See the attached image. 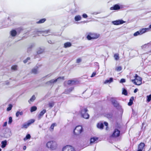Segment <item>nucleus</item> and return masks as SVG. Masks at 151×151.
I'll use <instances>...</instances> for the list:
<instances>
[{"mask_svg":"<svg viewBox=\"0 0 151 151\" xmlns=\"http://www.w3.org/2000/svg\"><path fill=\"white\" fill-rule=\"evenodd\" d=\"M149 29H151V24L149 26Z\"/></svg>","mask_w":151,"mask_h":151,"instance_id":"nucleus-62","label":"nucleus"},{"mask_svg":"<svg viewBox=\"0 0 151 151\" xmlns=\"http://www.w3.org/2000/svg\"><path fill=\"white\" fill-rule=\"evenodd\" d=\"M1 147L2 148H4L5 147L7 144V141L6 140L2 141L1 142Z\"/></svg>","mask_w":151,"mask_h":151,"instance_id":"nucleus-17","label":"nucleus"},{"mask_svg":"<svg viewBox=\"0 0 151 151\" xmlns=\"http://www.w3.org/2000/svg\"><path fill=\"white\" fill-rule=\"evenodd\" d=\"M26 148L27 147L26 146H24L23 147V149L25 150L26 149Z\"/></svg>","mask_w":151,"mask_h":151,"instance_id":"nucleus-57","label":"nucleus"},{"mask_svg":"<svg viewBox=\"0 0 151 151\" xmlns=\"http://www.w3.org/2000/svg\"><path fill=\"white\" fill-rule=\"evenodd\" d=\"M7 122H4V124H3V127L6 126V125H7Z\"/></svg>","mask_w":151,"mask_h":151,"instance_id":"nucleus-52","label":"nucleus"},{"mask_svg":"<svg viewBox=\"0 0 151 151\" xmlns=\"http://www.w3.org/2000/svg\"><path fill=\"white\" fill-rule=\"evenodd\" d=\"M142 150H143L138 149V150L137 151H142Z\"/></svg>","mask_w":151,"mask_h":151,"instance_id":"nucleus-61","label":"nucleus"},{"mask_svg":"<svg viewBox=\"0 0 151 151\" xmlns=\"http://www.w3.org/2000/svg\"><path fill=\"white\" fill-rule=\"evenodd\" d=\"M35 33H37V32H39V31H36V30H35Z\"/></svg>","mask_w":151,"mask_h":151,"instance_id":"nucleus-59","label":"nucleus"},{"mask_svg":"<svg viewBox=\"0 0 151 151\" xmlns=\"http://www.w3.org/2000/svg\"><path fill=\"white\" fill-rule=\"evenodd\" d=\"M140 35V33L139 31L134 33V35L135 36H136Z\"/></svg>","mask_w":151,"mask_h":151,"instance_id":"nucleus-41","label":"nucleus"},{"mask_svg":"<svg viewBox=\"0 0 151 151\" xmlns=\"http://www.w3.org/2000/svg\"><path fill=\"white\" fill-rule=\"evenodd\" d=\"M120 9V7L117 4H116L114 5L113 6L110 7V10H117L119 9Z\"/></svg>","mask_w":151,"mask_h":151,"instance_id":"nucleus-12","label":"nucleus"},{"mask_svg":"<svg viewBox=\"0 0 151 151\" xmlns=\"http://www.w3.org/2000/svg\"><path fill=\"white\" fill-rule=\"evenodd\" d=\"M43 50L41 49H40L37 51V53L38 54H40L42 53L43 52Z\"/></svg>","mask_w":151,"mask_h":151,"instance_id":"nucleus-44","label":"nucleus"},{"mask_svg":"<svg viewBox=\"0 0 151 151\" xmlns=\"http://www.w3.org/2000/svg\"><path fill=\"white\" fill-rule=\"evenodd\" d=\"M125 82V80L124 79L122 78L120 80V83H124Z\"/></svg>","mask_w":151,"mask_h":151,"instance_id":"nucleus-49","label":"nucleus"},{"mask_svg":"<svg viewBox=\"0 0 151 151\" xmlns=\"http://www.w3.org/2000/svg\"><path fill=\"white\" fill-rule=\"evenodd\" d=\"M32 47V46H31V47H29L28 48V50H27V51H29L31 49V47Z\"/></svg>","mask_w":151,"mask_h":151,"instance_id":"nucleus-58","label":"nucleus"},{"mask_svg":"<svg viewBox=\"0 0 151 151\" xmlns=\"http://www.w3.org/2000/svg\"><path fill=\"white\" fill-rule=\"evenodd\" d=\"M82 16V17L84 18H87L88 17L87 15L86 14H83Z\"/></svg>","mask_w":151,"mask_h":151,"instance_id":"nucleus-47","label":"nucleus"},{"mask_svg":"<svg viewBox=\"0 0 151 151\" xmlns=\"http://www.w3.org/2000/svg\"><path fill=\"white\" fill-rule=\"evenodd\" d=\"M120 133V131L118 129H115L112 136L113 137H118L119 136Z\"/></svg>","mask_w":151,"mask_h":151,"instance_id":"nucleus-11","label":"nucleus"},{"mask_svg":"<svg viewBox=\"0 0 151 151\" xmlns=\"http://www.w3.org/2000/svg\"><path fill=\"white\" fill-rule=\"evenodd\" d=\"M114 58L116 60H118L119 59V54L117 53L114 54Z\"/></svg>","mask_w":151,"mask_h":151,"instance_id":"nucleus-32","label":"nucleus"},{"mask_svg":"<svg viewBox=\"0 0 151 151\" xmlns=\"http://www.w3.org/2000/svg\"><path fill=\"white\" fill-rule=\"evenodd\" d=\"M30 59V58L29 57H28L26 59L24 60L23 61V62L24 63H26L28 62V61Z\"/></svg>","mask_w":151,"mask_h":151,"instance_id":"nucleus-45","label":"nucleus"},{"mask_svg":"<svg viewBox=\"0 0 151 151\" xmlns=\"http://www.w3.org/2000/svg\"><path fill=\"white\" fill-rule=\"evenodd\" d=\"M71 85L75 84L76 83H77V81L73 80H71Z\"/></svg>","mask_w":151,"mask_h":151,"instance_id":"nucleus-48","label":"nucleus"},{"mask_svg":"<svg viewBox=\"0 0 151 151\" xmlns=\"http://www.w3.org/2000/svg\"><path fill=\"white\" fill-rule=\"evenodd\" d=\"M31 138V136L30 134H28L26 135L25 137L24 138V141H26L27 139H29Z\"/></svg>","mask_w":151,"mask_h":151,"instance_id":"nucleus-34","label":"nucleus"},{"mask_svg":"<svg viewBox=\"0 0 151 151\" xmlns=\"http://www.w3.org/2000/svg\"><path fill=\"white\" fill-rule=\"evenodd\" d=\"M115 69L116 71L119 72V71H120L122 70V68L121 66H119V67H116V68Z\"/></svg>","mask_w":151,"mask_h":151,"instance_id":"nucleus-40","label":"nucleus"},{"mask_svg":"<svg viewBox=\"0 0 151 151\" xmlns=\"http://www.w3.org/2000/svg\"><path fill=\"white\" fill-rule=\"evenodd\" d=\"M81 61V59L80 58H78L76 60V63H79Z\"/></svg>","mask_w":151,"mask_h":151,"instance_id":"nucleus-46","label":"nucleus"},{"mask_svg":"<svg viewBox=\"0 0 151 151\" xmlns=\"http://www.w3.org/2000/svg\"><path fill=\"white\" fill-rule=\"evenodd\" d=\"M145 146V144L144 143L141 142L138 146V149L143 150Z\"/></svg>","mask_w":151,"mask_h":151,"instance_id":"nucleus-23","label":"nucleus"},{"mask_svg":"<svg viewBox=\"0 0 151 151\" xmlns=\"http://www.w3.org/2000/svg\"><path fill=\"white\" fill-rule=\"evenodd\" d=\"M57 126V124L56 123H53L52 124L50 128V130L51 131H52L54 129V128L55 126Z\"/></svg>","mask_w":151,"mask_h":151,"instance_id":"nucleus-26","label":"nucleus"},{"mask_svg":"<svg viewBox=\"0 0 151 151\" xmlns=\"http://www.w3.org/2000/svg\"><path fill=\"white\" fill-rule=\"evenodd\" d=\"M12 104H9V107L7 109V111H8L11 110L12 108Z\"/></svg>","mask_w":151,"mask_h":151,"instance_id":"nucleus-39","label":"nucleus"},{"mask_svg":"<svg viewBox=\"0 0 151 151\" xmlns=\"http://www.w3.org/2000/svg\"><path fill=\"white\" fill-rule=\"evenodd\" d=\"M83 131L82 127L81 126H78L76 127L73 131L74 134L78 135Z\"/></svg>","mask_w":151,"mask_h":151,"instance_id":"nucleus-4","label":"nucleus"},{"mask_svg":"<svg viewBox=\"0 0 151 151\" xmlns=\"http://www.w3.org/2000/svg\"><path fill=\"white\" fill-rule=\"evenodd\" d=\"M147 102H149L151 100V94L147 96Z\"/></svg>","mask_w":151,"mask_h":151,"instance_id":"nucleus-37","label":"nucleus"},{"mask_svg":"<svg viewBox=\"0 0 151 151\" xmlns=\"http://www.w3.org/2000/svg\"><path fill=\"white\" fill-rule=\"evenodd\" d=\"M35 96L34 95H33L32 96V97L30 98V100L28 101V102L29 103H30V101L33 102L35 100Z\"/></svg>","mask_w":151,"mask_h":151,"instance_id":"nucleus-31","label":"nucleus"},{"mask_svg":"<svg viewBox=\"0 0 151 151\" xmlns=\"http://www.w3.org/2000/svg\"><path fill=\"white\" fill-rule=\"evenodd\" d=\"M113 82V78H110L109 79H107L106 80L104 83V84H106L107 83H110Z\"/></svg>","mask_w":151,"mask_h":151,"instance_id":"nucleus-21","label":"nucleus"},{"mask_svg":"<svg viewBox=\"0 0 151 151\" xmlns=\"http://www.w3.org/2000/svg\"><path fill=\"white\" fill-rule=\"evenodd\" d=\"M98 138L97 137H94L91 138L90 139V142L91 144L93 143H96V142L98 140Z\"/></svg>","mask_w":151,"mask_h":151,"instance_id":"nucleus-14","label":"nucleus"},{"mask_svg":"<svg viewBox=\"0 0 151 151\" xmlns=\"http://www.w3.org/2000/svg\"><path fill=\"white\" fill-rule=\"evenodd\" d=\"M125 22L122 20H117L115 21H113L112 22V23L114 25H119L122 24Z\"/></svg>","mask_w":151,"mask_h":151,"instance_id":"nucleus-9","label":"nucleus"},{"mask_svg":"<svg viewBox=\"0 0 151 151\" xmlns=\"http://www.w3.org/2000/svg\"><path fill=\"white\" fill-rule=\"evenodd\" d=\"M71 80H69L67 82L68 84L70 85H71Z\"/></svg>","mask_w":151,"mask_h":151,"instance_id":"nucleus-51","label":"nucleus"},{"mask_svg":"<svg viewBox=\"0 0 151 151\" xmlns=\"http://www.w3.org/2000/svg\"><path fill=\"white\" fill-rule=\"evenodd\" d=\"M38 67L37 66L35 67L32 70V73L34 74H36L38 73Z\"/></svg>","mask_w":151,"mask_h":151,"instance_id":"nucleus-16","label":"nucleus"},{"mask_svg":"<svg viewBox=\"0 0 151 151\" xmlns=\"http://www.w3.org/2000/svg\"><path fill=\"white\" fill-rule=\"evenodd\" d=\"M122 93L123 94H124V95L125 96L127 95V91L126 89H124L123 90L122 92Z\"/></svg>","mask_w":151,"mask_h":151,"instance_id":"nucleus-38","label":"nucleus"},{"mask_svg":"<svg viewBox=\"0 0 151 151\" xmlns=\"http://www.w3.org/2000/svg\"><path fill=\"white\" fill-rule=\"evenodd\" d=\"M50 30H46L44 32L42 31L41 32V34H43L42 35H43L47 36L48 34V35H50L48 34L50 32Z\"/></svg>","mask_w":151,"mask_h":151,"instance_id":"nucleus-24","label":"nucleus"},{"mask_svg":"<svg viewBox=\"0 0 151 151\" xmlns=\"http://www.w3.org/2000/svg\"><path fill=\"white\" fill-rule=\"evenodd\" d=\"M64 80V77H60L55 79H52L46 83V84L50 86H52L57 81H60V80Z\"/></svg>","mask_w":151,"mask_h":151,"instance_id":"nucleus-1","label":"nucleus"},{"mask_svg":"<svg viewBox=\"0 0 151 151\" xmlns=\"http://www.w3.org/2000/svg\"><path fill=\"white\" fill-rule=\"evenodd\" d=\"M104 124L106 127H107L108 125V123L106 122H104Z\"/></svg>","mask_w":151,"mask_h":151,"instance_id":"nucleus-54","label":"nucleus"},{"mask_svg":"<svg viewBox=\"0 0 151 151\" xmlns=\"http://www.w3.org/2000/svg\"><path fill=\"white\" fill-rule=\"evenodd\" d=\"M0 151H1V149L0 148Z\"/></svg>","mask_w":151,"mask_h":151,"instance_id":"nucleus-63","label":"nucleus"},{"mask_svg":"<svg viewBox=\"0 0 151 151\" xmlns=\"http://www.w3.org/2000/svg\"><path fill=\"white\" fill-rule=\"evenodd\" d=\"M138 89L137 88H136L134 90V93H136L138 91Z\"/></svg>","mask_w":151,"mask_h":151,"instance_id":"nucleus-53","label":"nucleus"},{"mask_svg":"<svg viewBox=\"0 0 151 151\" xmlns=\"http://www.w3.org/2000/svg\"><path fill=\"white\" fill-rule=\"evenodd\" d=\"M111 101L113 105L115 107L118 108L120 107L119 103L118 102L115 98H111Z\"/></svg>","mask_w":151,"mask_h":151,"instance_id":"nucleus-6","label":"nucleus"},{"mask_svg":"<svg viewBox=\"0 0 151 151\" xmlns=\"http://www.w3.org/2000/svg\"><path fill=\"white\" fill-rule=\"evenodd\" d=\"M149 29L148 28H142L141 29L139 30L140 35H142L145 32L149 31Z\"/></svg>","mask_w":151,"mask_h":151,"instance_id":"nucleus-15","label":"nucleus"},{"mask_svg":"<svg viewBox=\"0 0 151 151\" xmlns=\"http://www.w3.org/2000/svg\"><path fill=\"white\" fill-rule=\"evenodd\" d=\"M17 66L16 65H14L12 66L11 69L12 70H17Z\"/></svg>","mask_w":151,"mask_h":151,"instance_id":"nucleus-36","label":"nucleus"},{"mask_svg":"<svg viewBox=\"0 0 151 151\" xmlns=\"http://www.w3.org/2000/svg\"><path fill=\"white\" fill-rule=\"evenodd\" d=\"M54 105V103L53 102H49L48 105H46L45 106V107H48V106L50 108H52L53 107Z\"/></svg>","mask_w":151,"mask_h":151,"instance_id":"nucleus-22","label":"nucleus"},{"mask_svg":"<svg viewBox=\"0 0 151 151\" xmlns=\"http://www.w3.org/2000/svg\"><path fill=\"white\" fill-rule=\"evenodd\" d=\"M46 21V19L45 18H43L40 19L38 21L36 22L37 24H41L44 23Z\"/></svg>","mask_w":151,"mask_h":151,"instance_id":"nucleus-25","label":"nucleus"},{"mask_svg":"<svg viewBox=\"0 0 151 151\" xmlns=\"http://www.w3.org/2000/svg\"><path fill=\"white\" fill-rule=\"evenodd\" d=\"M23 114V112L22 111H21L20 112L19 111H17L16 114V116L17 117L19 116V115H22Z\"/></svg>","mask_w":151,"mask_h":151,"instance_id":"nucleus-33","label":"nucleus"},{"mask_svg":"<svg viewBox=\"0 0 151 151\" xmlns=\"http://www.w3.org/2000/svg\"><path fill=\"white\" fill-rule=\"evenodd\" d=\"M74 89L73 87H71L68 89L65 90L64 92V93L66 94H69Z\"/></svg>","mask_w":151,"mask_h":151,"instance_id":"nucleus-18","label":"nucleus"},{"mask_svg":"<svg viewBox=\"0 0 151 151\" xmlns=\"http://www.w3.org/2000/svg\"><path fill=\"white\" fill-rule=\"evenodd\" d=\"M81 19V17L80 15H76L74 17V19L76 21H80Z\"/></svg>","mask_w":151,"mask_h":151,"instance_id":"nucleus-20","label":"nucleus"},{"mask_svg":"<svg viewBox=\"0 0 151 151\" xmlns=\"http://www.w3.org/2000/svg\"><path fill=\"white\" fill-rule=\"evenodd\" d=\"M35 120L34 119H31L27 123H25L22 125V128L27 129L31 124L34 123Z\"/></svg>","mask_w":151,"mask_h":151,"instance_id":"nucleus-7","label":"nucleus"},{"mask_svg":"<svg viewBox=\"0 0 151 151\" xmlns=\"http://www.w3.org/2000/svg\"><path fill=\"white\" fill-rule=\"evenodd\" d=\"M134 100V97H132L129 99V101L128 103V105L129 106H130L132 105L133 104V101Z\"/></svg>","mask_w":151,"mask_h":151,"instance_id":"nucleus-28","label":"nucleus"},{"mask_svg":"<svg viewBox=\"0 0 151 151\" xmlns=\"http://www.w3.org/2000/svg\"><path fill=\"white\" fill-rule=\"evenodd\" d=\"M72 45L71 43L69 42L65 43L64 44V47L66 48L70 47Z\"/></svg>","mask_w":151,"mask_h":151,"instance_id":"nucleus-19","label":"nucleus"},{"mask_svg":"<svg viewBox=\"0 0 151 151\" xmlns=\"http://www.w3.org/2000/svg\"><path fill=\"white\" fill-rule=\"evenodd\" d=\"M18 29L19 30V31H21L22 30V28H18Z\"/></svg>","mask_w":151,"mask_h":151,"instance_id":"nucleus-60","label":"nucleus"},{"mask_svg":"<svg viewBox=\"0 0 151 151\" xmlns=\"http://www.w3.org/2000/svg\"><path fill=\"white\" fill-rule=\"evenodd\" d=\"M37 109V107L36 106H33L31 107L30 111L31 112H33L35 111Z\"/></svg>","mask_w":151,"mask_h":151,"instance_id":"nucleus-30","label":"nucleus"},{"mask_svg":"<svg viewBox=\"0 0 151 151\" xmlns=\"http://www.w3.org/2000/svg\"><path fill=\"white\" fill-rule=\"evenodd\" d=\"M48 43H49L50 44H53V43L52 42V41L50 40H48Z\"/></svg>","mask_w":151,"mask_h":151,"instance_id":"nucleus-55","label":"nucleus"},{"mask_svg":"<svg viewBox=\"0 0 151 151\" xmlns=\"http://www.w3.org/2000/svg\"><path fill=\"white\" fill-rule=\"evenodd\" d=\"M12 122V117H10L9 118V120L8 121V124H11Z\"/></svg>","mask_w":151,"mask_h":151,"instance_id":"nucleus-42","label":"nucleus"},{"mask_svg":"<svg viewBox=\"0 0 151 151\" xmlns=\"http://www.w3.org/2000/svg\"><path fill=\"white\" fill-rule=\"evenodd\" d=\"M88 110L86 108H82L81 110V114L82 116L86 119L89 118V115L87 113Z\"/></svg>","mask_w":151,"mask_h":151,"instance_id":"nucleus-3","label":"nucleus"},{"mask_svg":"<svg viewBox=\"0 0 151 151\" xmlns=\"http://www.w3.org/2000/svg\"><path fill=\"white\" fill-rule=\"evenodd\" d=\"M99 35L95 33H89L87 37V39L90 40L93 39H95L99 37Z\"/></svg>","mask_w":151,"mask_h":151,"instance_id":"nucleus-5","label":"nucleus"},{"mask_svg":"<svg viewBox=\"0 0 151 151\" xmlns=\"http://www.w3.org/2000/svg\"><path fill=\"white\" fill-rule=\"evenodd\" d=\"M106 117L109 119H111L112 116V114H108L106 115Z\"/></svg>","mask_w":151,"mask_h":151,"instance_id":"nucleus-35","label":"nucleus"},{"mask_svg":"<svg viewBox=\"0 0 151 151\" xmlns=\"http://www.w3.org/2000/svg\"><path fill=\"white\" fill-rule=\"evenodd\" d=\"M96 74V72H93L92 73V74L91 75V78L93 77L94 76H95Z\"/></svg>","mask_w":151,"mask_h":151,"instance_id":"nucleus-50","label":"nucleus"},{"mask_svg":"<svg viewBox=\"0 0 151 151\" xmlns=\"http://www.w3.org/2000/svg\"><path fill=\"white\" fill-rule=\"evenodd\" d=\"M135 80H139L140 79H139V78H141L140 77L138 76L137 74H135Z\"/></svg>","mask_w":151,"mask_h":151,"instance_id":"nucleus-43","label":"nucleus"},{"mask_svg":"<svg viewBox=\"0 0 151 151\" xmlns=\"http://www.w3.org/2000/svg\"><path fill=\"white\" fill-rule=\"evenodd\" d=\"M46 111L45 109H43L40 112V114L38 116V120H40L41 118L43 115L46 112Z\"/></svg>","mask_w":151,"mask_h":151,"instance_id":"nucleus-13","label":"nucleus"},{"mask_svg":"<svg viewBox=\"0 0 151 151\" xmlns=\"http://www.w3.org/2000/svg\"><path fill=\"white\" fill-rule=\"evenodd\" d=\"M17 34V32L15 30H12L11 32V35L13 36H15Z\"/></svg>","mask_w":151,"mask_h":151,"instance_id":"nucleus-29","label":"nucleus"},{"mask_svg":"<svg viewBox=\"0 0 151 151\" xmlns=\"http://www.w3.org/2000/svg\"><path fill=\"white\" fill-rule=\"evenodd\" d=\"M139 80H135V79L132 80V82L134 84L137 85H140L142 83V79L141 78H139Z\"/></svg>","mask_w":151,"mask_h":151,"instance_id":"nucleus-10","label":"nucleus"},{"mask_svg":"<svg viewBox=\"0 0 151 151\" xmlns=\"http://www.w3.org/2000/svg\"><path fill=\"white\" fill-rule=\"evenodd\" d=\"M63 151H75L74 148L71 146L66 145L63 149Z\"/></svg>","mask_w":151,"mask_h":151,"instance_id":"nucleus-8","label":"nucleus"},{"mask_svg":"<svg viewBox=\"0 0 151 151\" xmlns=\"http://www.w3.org/2000/svg\"><path fill=\"white\" fill-rule=\"evenodd\" d=\"M47 147L51 150H55L57 148L56 142L54 141H50L47 142L46 144Z\"/></svg>","mask_w":151,"mask_h":151,"instance_id":"nucleus-2","label":"nucleus"},{"mask_svg":"<svg viewBox=\"0 0 151 151\" xmlns=\"http://www.w3.org/2000/svg\"><path fill=\"white\" fill-rule=\"evenodd\" d=\"M97 127L99 129H102L103 128L104 125L102 123H98L97 124Z\"/></svg>","mask_w":151,"mask_h":151,"instance_id":"nucleus-27","label":"nucleus"},{"mask_svg":"<svg viewBox=\"0 0 151 151\" xmlns=\"http://www.w3.org/2000/svg\"><path fill=\"white\" fill-rule=\"evenodd\" d=\"M147 46V45L146 44H145L144 45H143L142 46V48H144V47H145L146 46Z\"/></svg>","mask_w":151,"mask_h":151,"instance_id":"nucleus-56","label":"nucleus"}]
</instances>
